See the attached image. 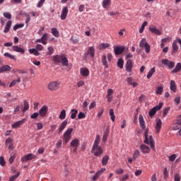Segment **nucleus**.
<instances>
[{"label":"nucleus","instance_id":"f257e3e1","mask_svg":"<svg viewBox=\"0 0 181 181\" xmlns=\"http://www.w3.org/2000/svg\"><path fill=\"white\" fill-rule=\"evenodd\" d=\"M100 142V136L96 135L92 149L91 153H93L94 156H100L103 153V150L101 146H99Z\"/></svg>","mask_w":181,"mask_h":181},{"label":"nucleus","instance_id":"f03ea898","mask_svg":"<svg viewBox=\"0 0 181 181\" xmlns=\"http://www.w3.org/2000/svg\"><path fill=\"white\" fill-rule=\"evenodd\" d=\"M145 139L144 142L146 144H150L153 151H156L155 140L151 135L148 136V130L146 129L144 132Z\"/></svg>","mask_w":181,"mask_h":181},{"label":"nucleus","instance_id":"7ed1b4c3","mask_svg":"<svg viewBox=\"0 0 181 181\" xmlns=\"http://www.w3.org/2000/svg\"><path fill=\"white\" fill-rule=\"evenodd\" d=\"M74 131L73 128H70L67 129L64 134H63V139H64V142L65 144L68 143L69 140L71 138V134Z\"/></svg>","mask_w":181,"mask_h":181},{"label":"nucleus","instance_id":"20e7f679","mask_svg":"<svg viewBox=\"0 0 181 181\" xmlns=\"http://www.w3.org/2000/svg\"><path fill=\"white\" fill-rule=\"evenodd\" d=\"M60 83L59 81H52L48 83V90L51 91H56L60 88Z\"/></svg>","mask_w":181,"mask_h":181},{"label":"nucleus","instance_id":"39448f33","mask_svg":"<svg viewBox=\"0 0 181 181\" xmlns=\"http://www.w3.org/2000/svg\"><path fill=\"white\" fill-rule=\"evenodd\" d=\"M163 105V103H159V105L153 107L151 110H149L148 114L150 117L154 116L158 110H160Z\"/></svg>","mask_w":181,"mask_h":181},{"label":"nucleus","instance_id":"423d86ee","mask_svg":"<svg viewBox=\"0 0 181 181\" xmlns=\"http://www.w3.org/2000/svg\"><path fill=\"white\" fill-rule=\"evenodd\" d=\"M161 62L170 69H173L175 66V63L174 62L169 61L168 59H163Z\"/></svg>","mask_w":181,"mask_h":181},{"label":"nucleus","instance_id":"0eeeda50","mask_svg":"<svg viewBox=\"0 0 181 181\" xmlns=\"http://www.w3.org/2000/svg\"><path fill=\"white\" fill-rule=\"evenodd\" d=\"M36 156L32 153H28L23 158H21V162H27L28 160H32L33 159H35Z\"/></svg>","mask_w":181,"mask_h":181},{"label":"nucleus","instance_id":"6e6552de","mask_svg":"<svg viewBox=\"0 0 181 181\" xmlns=\"http://www.w3.org/2000/svg\"><path fill=\"white\" fill-rule=\"evenodd\" d=\"M95 49L94 47H90L88 48V50L86 53H84L85 56H87L88 54H90L91 58L95 57Z\"/></svg>","mask_w":181,"mask_h":181},{"label":"nucleus","instance_id":"1a4fd4ad","mask_svg":"<svg viewBox=\"0 0 181 181\" xmlns=\"http://www.w3.org/2000/svg\"><path fill=\"white\" fill-rule=\"evenodd\" d=\"M125 50V47H119V46H117L115 47H114V52L115 55H120L122 52H124Z\"/></svg>","mask_w":181,"mask_h":181},{"label":"nucleus","instance_id":"9d476101","mask_svg":"<svg viewBox=\"0 0 181 181\" xmlns=\"http://www.w3.org/2000/svg\"><path fill=\"white\" fill-rule=\"evenodd\" d=\"M47 112H48L47 106L44 105L42 106V107H41V109H40V112H38V114L40 115V116L44 117L47 114Z\"/></svg>","mask_w":181,"mask_h":181},{"label":"nucleus","instance_id":"9b49d317","mask_svg":"<svg viewBox=\"0 0 181 181\" xmlns=\"http://www.w3.org/2000/svg\"><path fill=\"white\" fill-rule=\"evenodd\" d=\"M105 170H106L105 168H102L101 170H98V171L97 172V173H95V174L93 175L92 180H93V181L98 180L100 176H101L102 173H103V172H105Z\"/></svg>","mask_w":181,"mask_h":181},{"label":"nucleus","instance_id":"f8f14e48","mask_svg":"<svg viewBox=\"0 0 181 181\" xmlns=\"http://www.w3.org/2000/svg\"><path fill=\"white\" fill-rule=\"evenodd\" d=\"M148 30L153 34L157 35H161L162 33L160 30H159L158 29H157L156 27L155 26H151L149 27Z\"/></svg>","mask_w":181,"mask_h":181},{"label":"nucleus","instance_id":"ddd939ff","mask_svg":"<svg viewBox=\"0 0 181 181\" xmlns=\"http://www.w3.org/2000/svg\"><path fill=\"white\" fill-rule=\"evenodd\" d=\"M68 13H69L68 8L67 7H64L62 9V13H61V16H60L61 20H65L66 18Z\"/></svg>","mask_w":181,"mask_h":181},{"label":"nucleus","instance_id":"4468645a","mask_svg":"<svg viewBox=\"0 0 181 181\" xmlns=\"http://www.w3.org/2000/svg\"><path fill=\"white\" fill-rule=\"evenodd\" d=\"M140 149H141V151L142 152V153H149V152L151 151L150 148L145 144H141L140 146Z\"/></svg>","mask_w":181,"mask_h":181},{"label":"nucleus","instance_id":"2eb2a0df","mask_svg":"<svg viewBox=\"0 0 181 181\" xmlns=\"http://www.w3.org/2000/svg\"><path fill=\"white\" fill-rule=\"evenodd\" d=\"M68 124L67 120H64L62 123L61 125L59 126L58 129V134H60L62 132V131L66 128V125Z\"/></svg>","mask_w":181,"mask_h":181},{"label":"nucleus","instance_id":"dca6fc26","mask_svg":"<svg viewBox=\"0 0 181 181\" xmlns=\"http://www.w3.org/2000/svg\"><path fill=\"white\" fill-rule=\"evenodd\" d=\"M101 62L103 66H104V69H108V62L107 60V56L106 55H103L101 58Z\"/></svg>","mask_w":181,"mask_h":181},{"label":"nucleus","instance_id":"f3484780","mask_svg":"<svg viewBox=\"0 0 181 181\" xmlns=\"http://www.w3.org/2000/svg\"><path fill=\"white\" fill-rule=\"evenodd\" d=\"M133 68V63L131 59H128L126 63V70L127 71H132V69Z\"/></svg>","mask_w":181,"mask_h":181},{"label":"nucleus","instance_id":"a211bd4d","mask_svg":"<svg viewBox=\"0 0 181 181\" xmlns=\"http://www.w3.org/2000/svg\"><path fill=\"white\" fill-rule=\"evenodd\" d=\"M139 124H140L141 128L142 129H146V124H145L144 117L141 115H140L139 117Z\"/></svg>","mask_w":181,"mask_h":181},{"label":"nucleus","instance_id":"6ab92c4d","mask_svg":"<svg viewBox=\"0 0 181 181\" xmlns=\"http://www.w3.org/2000/svg\"><path fill=\"white\" fill-rule=\"evenodd\" d=\"M162 124H163V122H162V120H161V119H158V120L156 122V132H157V133H160V129H161V128H162Z\"/></svg>","mask_w":181,"mask_h":181},{"label":"nucleus","instance_id":"aec40b11","mask_svg":"<svg viewBox=\"0 0 181 181\" xmlns=\"http://www.w3.org/2000/svg\"><path fill=\"white\" fill-rule=\"evenodd\" d=\"M80 74L83 76H88L90 71L88 69L86 68H81L80 69Z\"/></svg>","mask_w":181,"mask_h":181},{"label":"nucleus","instance_id":"412c9836","mask_svg":"<svg viewBox=\"0 0 181 181\" xmlns=\"http://www.w3.org/2000/svg\"><path fill=\"white\" fill-rule=\"evenodd\" d=\"M80 145V141L78 139H74L70 142V146L71 147H78Z\"/></svg>","mask_w":181,"mask_h":181},{"label":"nucleus","instance_id":"4be33fe9","mask_svg":"<svg viewBox=\"0 0 181 181\" xmlns=\"http://www.w3.org/2000/svg\"><path fill=\"white\" fill-rule=\"evenodd\" d=\"M172 55H173L174 54H176L178 52L179 47L177 45V43L174 42L172 45Z\"/></svg>","mask_w":181,"mask_h":181},{"label":"nucleus","instance_id":"5701e85b","mask_svg":"<svg viewBox=\"0 0 181 181\" xmlns=\"http://www.w3.org/2000/svg\"><path fill=\"white\" fill-rule=\"evenodd\" d=\"M170 89L174 93L177 92V86L176 83L174 81H171L170 83Z\"/></svg>","mask_w":181,"mask_h":181},{"label":"nucleus","instance_id":"b1692460","mask_svg":"<svg viewBox=\"0 0 181 181\" xmlns=\"http://www.w3.org/2000/svg\"><path fill=\"white\" fill-rule=\"evenodd\" d=\"M64 55H55L53 57V60H54V62L55 63H61L62 62V59L63 58Z\"/></svg>","mask_w":181,"mask_h":181},{"label":"nucleus","instance_id":"393cba45","mask_svg":"<svg viewBox=\"0 0 181 181\" xmlns=\"http://www.w3.org/2000/svg\"><path fill=\"white\" fill-rule=\"evenodd\" d=\"M11 68L10 66L8 65H5L4 66H2L1 68H0V74H2L5 71H11Z\"/></svg>","mask_w":181,"mask_h":181},{"label":"nucleus","instance_id":"a878e982","mask_svg":"<svg viewBox=\"0 0 181 181\" xmlns=\"http://www.w3.org/2000/svg\"><path fill=\"white\" fill-rule=\"evenodd\" d=\"M12 25V21H8L6 23V25L5 27V29H4V33H7L9 32L10 29H11V27Z\"/></svg>","mask_w":181,"mask_h":181},{"label":"nucleus","instance_id":"bb28decb","mask_svg":"<svg viewBox=\"0 0 181 181\" xmlns=\"http://www.w3.org/2000/svg\"><path fill=\"white\" fill-rule=\"evenodd\" d=\"M11 48H13V50L17 52H20L21 54L25 53V50L23 48L19 47L18 46H13Z\"/></svg>","mask_w":181,"mask_h":181},{"label":"nucleus","instance_id":"cd10ccee","mask_svg":"<svg viewBox=\"0 0 181 181\" xmlns=\"http://www.w3.org/2000/svg\"><path fill=\"white\" fill-rule=\"evenodd\" d=\"M110 134V131L108 129H106L104 132L103 136V141L106 142L107 141V138Z\"/></svg>","mask_w":181,"mask_h":181},{"label":"nucleus","instance_id":"c85d7f7f","mask_svg":"<svg viewBox=\"0 0 181 181\" xmlns=\"http://www.w3.org/2000/svg\"><path fill=\"white\" fill-rule=\"evenodd\" d=\"M109 159H110V157L108 156H105L102 158V165L103 166H106V165H107V163H108Z\"/></svg>","mask_w":181,"mask_h":181},{"label":"nucleus","instance_id":"c756f323","mask_svg":"<svg viewBox=\"0 0 181 181\" xmlns=\"http://www.w3.org/2000/svg\"><path fill=\"white\" fill-rule=\"evenodd\" d=\"M61 63L64 66H69V60L64 56L62 57V60H61Z\"/></svg>","mask_w":181,"mask_h":181},{"label":"nucleus","instance_id":"7c9ffc66","mask_svg":"<svg viewBox=\"0 0 181 181\" xmlns=\"http://www.w3.org/2000/svg\"><path fill=\"white\" fill-rule=\"evenodd\" d=\"M181 70V63H177L175 68L171 71L172 74L177 73Z\"/></svg>","mask_w":181,"mask_h":181},{"label":"nucleus","instance_id":"2f4dec72","mask_svg":"<svg viewBox=\"0 0 181 181\" xmlns=\"http://www.w3.org/2000/svg\"><path fill=\"white\" fill-rule=\"evenodd\" d=\"M51 33H52V35L55 36V37H59V32L56 28H52V29H51Z\"/></svg>","mask_w":181,"mask_h":181},{"label":"nucleus","instance_id":"473e14b6","mask_svg":"<svg viewBox=\"0 0 181 181\" xmlns=\"http://www.w3.org/2000/svg\"><path fill=\"white\" fill-rule=\"evenodd\" d=\"M78 111L77 110L72 109L71 110V119H74L76 117Z\"/></svg>","mask_w":181,"mask_h":181},{"label":"nucleus","instance_id":"72a5a7b5","mask_svg":"<svg viewBox=\"0 0 181 181\" xmlns=\"http://www.w3.org/2000/svg\"><path fill=\"white\" fill-rule=\"evenodd\" d=\"M109 115L110 116V119L112 120V122H115V111L113 109H110L109 110Z\"/></svg>","mask_w":181,"mask_h":181},{"label":"nucleus","instance_id":"f704fd0d","mask_svg":"<svg viewBox=\"0 0 181 181\" xmlns=\"http://www.w3.org/2000/svg\"><path fill=\"white\" fill-rule=\"evenodd\" d=\"M24 121L23 120H20L14 124H13V125H11V127L13 128H18L20 126H21L22 124H23Z\"/></svg>","mask_w":181,"mask_h":181},{"label":"nucleus","instance_id":"c9c22d12","mask_svg":"<svg viewBox=\"0 0 181 181\" xmlns=\"http://www.w3.org/2000/svg\"><path fill=\"white\" fill-rule=\"evenodd\" d=\"M111 4V0H103L102 6L104 8H107V6Z\"/></svg>","mask_w":181,"mask_h":181},{"label":"nucleus","instance_id":"e433bc0d","mask_svg":"<svg viewBox=\"0 0 181 181\" xmlns=\"http://www.w3.org/2000/svg\"><path fill=\"white\" fill-rule=\"evenodd\" d=\"M156 72V68L153 67L152 68L148 73L147 74V78L149 79L152 77L153 74Z\"/></svg>","mask_w":181,"mask_h":181},{"label":"nucleus","instance_id":"4c0bfd02","mask_svg":"<svg viewBox=\"0 0 181 181\" xmlns=\"http://www.w3.org/2000/svg\"><path fill=\"white\" fill-rule=\"evenodd\" d=\"M28 52H30V54H33L35 56H39L40 54L38 50L36 49H28Z\"/></svg>","mask_w":181,"mask_h":181},{"label":"nucleus","instance_id":"58836bf2","mask_svg":"<svg viewBox=\"0 0 181 181\" xmlns=\"http://www.w3.org/2000/svg\"><path fill=\"white\" fill-rule=\"evenodd\" d=\"M124 60L122 59H119L117 63V67L119 69H123L124 67Z\"/></svg>","mask_w":181,"mask_h":181},{"label":"nucleus","instance_id":"ea45409f","mask_svg":"<svg viewBox=\"0 0 181 181\" xmlns=\"http://www.w3.org/2000/svg\"><path fill=\"white\" fill-rule=\"evenodd\" d=\"M147 44H148L147 42V40L146 38H143L141 39V40L139 42V47H144V46H146Z\"/></svg>","mask_w":181,"mask_h":181},{"label":"nucleus","instance_id":"a19ab883","mask_svg":"<svg viewBox=\"0 0 181 181\" xmlns=\"http://www.w3.org/2000/svg\"><path fill=\"white\" fill-rule=\"evenodd\" d=\"M66 110H62L59 115V118L60 119H64L66 118Z\"/></svg>","mask_w":181,"mask_h":181},{"label":"nucleus","instance_id":"79ce46f5","mask_svg":"<svg viewBox=\"0 0 181 181\" xmlns=\"http://www.w3.org/2000/svg\"><path fill=\"white\" fill-rule=\"evenodd\" d=\"M21 82V78H17V79L13 80V81H11V83H10V86L9 87L11 88L13 86H15L17 83H20Z\"/></svg>","mask_w":181,"mask_h":181},{"label":"nucleus","instance_id":"37998d69","mask_svg":"<svg viewBox=\"0 0 181 181\" xmlns=\"http://www.w3.org/2000/svg\"><path fill=\"white\" fill-rule=\"evenodd\" d=\"M148 25V22L147 21H144L142 25H141V28L139 29V33H144V30L146 28V26Z\"/></svg>","mask_w":181,"mask_h":181},{"label":"nucleus","instance_id":"c03bdc74","mask_svg":"<svg viewBox=\"0 0 181 181\" xmlns=\"http://www.w3.org/2000/svg\"><path fill=\"white\" fill-rule=\"evenodd\" d=\"M110 47V45L107 43H102L99 45V49H105Z\"/></svg>","mask_w":181,"mask_h":181},{"label":"nucleus","instance_id":"a18cd8bd","mask_svg":"<svg viewBox=\"0 0 181 181\" xmlns=\"http://www.w3.org/2000/svg\"><path fill=\"white\" fill-rule=\"evenodd\" d=\"M169 172L168 171V168H165L163 170V179H165V180H167Z\"/></svg>","mask_w":181,"mask_h":181},{"label":"nucleus","instance_id":"49530a36","mask_svg":"<svg viewBox=\"0 0 181 181\" xmlns=\"http://www.w3.org/2000/svg\"><path fill=\"white\" fill-rule=\"evenodd\" d=\"M163 92V87L162 86L158 87L156 91L157 95H162Z\"/></svg>","mask_w":181,"mask_h":181},{"label":"nucleus","instance_id":"de8ad7c7","mask_svg":"<svg viewBox=\"0 0 181 181\" xmlns=\"http://www.w3.org/2000/svg\"><path fill=\"white\" fill-rule=\"evenodd\" d=\"M128 179H129V174H125V175H123L119 178V180H120V181H127V180H128Z\"/></svg>","mask_w":181,"mask_h":181},{"label":"nucleus","instance_id":"09e8293b","mask_svg":"<svg viewBox=\"0 0 181 181\" xmlns=\"http://www.w3.org/2000/svg\"><path fill=\"white\" fill-rule=\"evenodd\" d=\"M29 109V103L26 100H24V108H23V112H25Z\"/></svg>","mask_w":181,"mask_h":181},{"label":"nucleus","instance_id":"8fccbe9b","mask_svg":"<svg viewBox=\"0 0 181 181\" xmlns=\"http://www.w3.org/2000/svg\"><path fill=\"white\" fill-rule=\"evenodd\" d=\"M18 176H20V173H17V174L10 177V178H8V181H14Z\"/></svg>","mask_w":181,"mask_h":181},{"label":"nucleus","instance_id":"3c124183","mask_svg":"<svg viewBox=\"0 0 181 181\" xmlns=\"http://www.w3.org/2000/svg\"><path fill=\"white\" fill-rule=\"evenodd\" d=\"M144 47L145 49L146 53L149 54L151 52V46L148 43L146 44V45Z\"/></svg>","mask_w":181,"mask_h":181},{"label":"nucleus","instance_id":"603ef678","mask_svg":"<svg viewBox=\"0 0 181 181\" xmlns=\"http://www.w3.org/2000/svg\"><path fill=\"white\" fill-rule=\"evenodd\" d=\"M4 56L6 57L10 58V59L16 60V57L14 55L9 54L8 52L5 53Z\"/></svg>","mask_w":181,"mask_h":181},{"label":"nucleus","instance_id":"864d4df0","mask_svg":"<svg viewBox=\"0 0 181 181\" xmlns=\"http://www.w3.org/2000/svg\"><path fill=\"white\" fill-rule=\"evenodd\" d=\"M138 156H140V151L139 150H135L134 153L133 155L134 160H136Z\"/></svg>","mask_w":181,"mask_h":181},{"label":"nucleus","instance_id":"5fc2aeb1","mask_svg":"<svg viewBox=\"0 0 181 181\" xmlns=\"http://www.w3.org/2000/svg\"><path fill=\"white\" fill-rule=\"evenodd\" d=\"M15 159H16V155L11 154L10 156V158H8V162L10 163V164H12L14 162Z\"/></svg>","mask_w":181,"mask_h":181},{"label":"nucleus","instance_id":"6e6d98bb","mask_svg":"<svg viewBox=\"0 0 181 181\" xmlns=\"http://www.w3.org/2000/svg\"><path fill=\"white\" fill-rule=\"evenodd\" d=\"M77 117L78 119H81L86 118V115L85 113L80 112Z\"/></svg>","mask_w":181,"mask_h":181},{"label":"nucleus","instance_id":"4d7b16f0","mask_svg":"<svg viewBox=\"0 0 181 181\" xmlns=\"http://www.w3.org/2000/svg\"><path fill=\"white\" fill-rule=\"evenodd\" d=\"M24 27V24H17L13 27V30H17L19 28H22Z\"/></svg>","mask_w":181,"mask_h":181},{"label":"nucleus","instance_id":"13d9d810","mask_svg":"<svg viewBox=\"0 0 181 181\" xmlns=\"http://www.w3.org/2000/svg\"><path fill=\"white\" fill-rule=\"evenodd\" d=\"M170 110V107H166L163 110V117H165L168 113V112Z\"/></svg>","mask_w":181,"mask_h":181},{"label":"nucleus","instance_id":"bf43d9fd","mask_svg":"<svg viewBox=\"0 0 181 181\" xmlns=\"http://www.w3.org/2000/svg\"><path fill=\"white\" fill-rule=\"evenodd\" d=\"M62 140H61V139H59L57 141V142L56 143V144H55V146L57 148V149H59V148L62 147Z\"/></svg>","mask_w":181,"mask_h":181},{"label":"nucleus","instance_id":"052dcab7","mask_svg":"<svg viewBox=\"0 0 181 181\" xmlns=\"http://www.w3.org/2000/svg\"><path fill=\"white\" fill-rule=\"evenodd\" d=\"M175 123H176V124L181 125V115L177 116V117H176V122Z\"/></svg>","mask_w":181,"mask_h":181},{"label":"nucleus","instance_id":"680f3d73","mask_svg":"<svg viewBox=\"0 0 181 181\" xmlns=\"http://www.w3.org/2000/svg\"><path fill=\"white\" fill-rule=\"evenodd\" d=\"M174 177H175V179H174L175 181H180L181 180L180 175L178 173L175 174Z\"/></svg>","mask_w":181,"mask_h":181},{"label":"nucleus","instance_id":"e2e57ef3","mask_svg":"<svg viewBox=\"0 0 181 181\" xmlns=\"http://www.w3.org/2000/svg\"><path fill=\"white\" fill-rule=\"evenodd\" d=\"M0 164L1 165V166H5V165H6V161L3 156L0 157Z\"/></svg>","mask_w":181,"mask_h":181},{"label":"nucleus","instance_id":"0e129e2a","mask_svg":"<svg viewBox=\"0 0 181 181\" xmlns=\"http://www.w3.org/2000/svg\"><path fill=\"white\" fill-rule=\"evenodd\" d=\"M4 16L5 18H8V19H11V18H12L11 14L9 13H7V12H5V13H4Z\"/></svg>","mask_w":181,"mask_h":181},{"label":"nucleus","instance_id":"69168bd1","mask_svg":"<svg viewBox=\"0 0 181 181\" xmlns=\"http://www.w3.org/2000/svg\"><path fill=\"white\" fill-rule=\"evenodd\" d=\"M35 49L37 51H42V50H43L44 47L42 45H37V46H35Z\"/></svg>","mask_w":181,"mask_h":181},{"label":"nucleus","instance_id":"338daca9","mask_svg":"<svg viewBox=\"0 0 181 181\" xmlns=\"http://www.w3.org/2000/svg\"><path fill=\"white\" fill-rule=\"evenodd\" d=\"M39 115L38 112H34V114L31 115L30 117L31 119H36L38 117Z\"/></svg>","mask_w":181,"mask_h":181},{"label":"nucleus","instance_id":"774afa93","mask_svg":"<svg viewBox=\"0 0 181 181\" xmlns=\"http://www.w3.org/2000/svg\"><path fill=\"white\" fill-rule=\"evenodd\" d=\"M54 53V48L52 47H48V54L52 55Z\"/></svg>","mask_w":181,"mask_h":181}]
</instances>
